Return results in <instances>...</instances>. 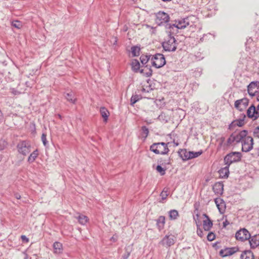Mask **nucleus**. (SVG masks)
<instances>
[{
	"label": "nucleus",
	"mask_w": 259,
	"mask_h": 259,
	"mask_svg": "<svg viewBox=\"0 0 259 259\" xmlns=\"http://www.w3.org/2000/svg\"><path fill=\"white\" fill-rule=\"evenodd\" d=\"M195 19L194 16H189L184 18H180L170 23L169 16L166 13L163 12V25L164 26L166 34H175L179 32V29H183L187 27L193 29L194 24L193 19Z\"/></svg>",
	"instance_id": "obj_1"
},
{
	"label": "nucleus",
	"mask_w": 259,
	"mask_h": 259,
	"mask_svg": "<svg viewBox=\"0 0 259 259\" xmlns=\"http://www.w3.org/2000/svg\"><path fill=\"white\" fill-rule=\"evenodd\" d=\"M248 135L247 130L236 131L233 133L228 139L227 143L228 145L233 144H237L242 142Z\"/></svg>",
	"instance_id": "obj_2"
},
{
	"label": "nucleus",
	"mask_w": 259,
	"mask_h": 259,
	"mask_svg": "<svg viewBox=\"0 0 259 259\" xmlns=\"http://www.w3.org/2000/svg\"><path fill=\"white\" fill-rule=\"evenodd\" d=\"M167 38L163 41V49L165 51H175L177 49L176 40L174 34H167Z\"/></svg>",
	"instance_id": "obj_3"
},
{
	"label": "nucleus",
	"mask_w": 259,
	"mask_h": 259,
	"mask_svg": "<svg viewBox=\"0 0 259 259\" xmlns=\"http://www.w3.org/2000/svg\"><path fill=\"white\" fill-rule=\"evenodd\" d=\"M240 152H233L228 154L224 158L225 164L230 165L233 162H238L241 160Z\"/></svg>",
	"instance_id": "obj_4"
},
{
	"label": "nucleus",
	"mask_w": 259,
	"mask_h": 259,
	"mask_svg": "<svg viewBox=\"0 0 259 259\" xmlns=\"http://www.w3.org/2000/svg\"><path fill=\"white\" fill-rule=\"evenodd\" d=\"M241 143L242 151L243 152H248L253 148V139L251 136H248L247 135Z\"/></svg>",
	"instance_id": "obj_5"
},
{
	"label": "nucleus",
	"mask_w": 259,
	"mask_h": 259,
	"mask_svg": "<svg viewBox=\"0 0 259 259\" xmlns=\"http://www.w3.org/2000/svg\"><path fill=\"white\" fill-rule=\"evenodd\" d=\"M17 147L19 153L23 155H26L30 152V145L26 141L20 142Z\"/></svg>",
	"instance_id": "obj_6"
},
{
	"label": "nucleus",
	"mask_w": 259,
	"mask_h": 259,
	"mask_svg": "<svg viewBox=\"0 0 259 259\" xmlns=\"http://www.w3.org/2000/svg\"><path fill=\"white\" fill-rule=\"evenodd\" d=\"M235 237L238 240L244 241L250 239V234L247 229L242 228L236 233Z\"/></svg>",
	"instance_id": "obj_7"
},
{
	"label": "nucleus",
	"mask_w": 259,
	"mask_h": 259,
	"mask_svg": "<svg viewBox=\"0 0 259 259\" xmlns=\"http://www.w3.org/2000/svg\"><path fill=\"white\" fill-rule=\"evenodd\" d=\"M259 90V81H252L247 86L248 94L251 96H254Z\"/></svg>",
	"instance_id": "obj_8"
},
{
	"label": "nucleus",
	"mask_w": 259,
	"mask_h": 259,
	"mask_svg": "<svg viewBox=\"0 0 259 259\" xmlns=\"http://www.w3.org/2000/svg\"><path fill=\"white\" fill-rule=\"evenodd\" d=\"M152 65L156 68L162 67V54H156L153 56L151 60Z\"/></svg>",
	"instance_id": "obj_9"
},
{
	"label": "nucleus",
	"mask_w": 259,
	"mask_h": 259,
	"mask_svg": "<svg viewBox=\"0 0 259 259\" xmlns=\"http://www.w3.org/2000/svg\"><path fill=\"white\" fill-rule=\"evenodd\" d=\"M246 117V115L244 114H242L240 116V117L238 119L234 120L233 121L229 126V128L230 130H232L234 127L236 126L239 127H241L243 126L245 124L244 119Z\"/></svg>",
	"instance_id": "obj_10"
},
{
	"label": "nucleus",
	"mask_w": 259,
	"mask_h": 259,
	"mask_svg": "<svg viewBox=\"0 0 259 259\" xmlns=\"http://www.w3.org/2000/svg\"><path fill=\"white\" fill-rule=\"evenodd\" d=\"M248 105V100L246 98L236 100L234 104L235 107L241 111H243Z\"/></svg>",
	"instance_id": "obj_11"
},
{
	"label": "nucleus",
	"mask_w": 259,
	"mask_h": 259,
	"mask_svg": "<svg viewBox=\"0 0 259 259\" xmlns=\"http://www.w3.org/2000/svg\"><path fill=\"white\" fill-rule=\"evenodd\" d=\"M236 247L226 248L220 251V255L222 257L231 255L237 251Z\"/></svg>",
	"instance_id": "obj_12"
},
{
	"label": "nucleus",
	"mask_w": 259,
	"mask_h": 259,
	"mask_svg": "<svg viewBox=\"0 0 259 259\" xmlns=\"http://www.w3.org/2000/svg\"><path fill=\"white\" fill-rule=\"evenodd\" d=\"M247 115L249 118L253 120L259 117V113L256 112V108L253 105H252L247 110Z\"/></svg>",
	"instance_id": "obj_13"
},
{
	"label": "nucleus",
	"mask_w": 259,
	"mask_h": 259,
	"mask_svg": "<svg viewBox=\"0 0 259 259\" xmlns=\"http://www.w3.org/2000/svg\"><path fill=\"white\" fill-rule=\"evenodd\" d=\"M213 192L215 194L222 195L224 190V185L222 182H217L214 184L212 187Z\"/></svg>",
	"instance_id": "obj_14"
},
{
	"label": "nucleus",
	"mask_w": 259,
	"mask_h": 259,
	"mask_svg": "<svg viewBox=\"0 0 259 259\" xmlns=\"http://www.w3.org/2000/svg\"><path fill=\"white\" fill-rule=\"evenodd\" d=\"M203 215L206 218L203 222V229L205 231H208L212 227V222L206 214L204 213Z\"/></svg>",
	"instance_id": "obj_15"
},
{
	"label": "nucleus",
	"mask_w": 259,
	"mask_h": 259,
	"mask_svg": "<svg viewBox=\"0 0 259 259\" xmlns=\"http://www.w3.org/2000/svg\"><path fill=\"white\" fill-rule=\"evenodd\" d=\"M250 247L252 248H255L259 247V234L253 235L249 239Z\"/></svg>",
	"instance_id": "obj_16"
},
{
	"label": "nucleus",
	"mask_w": 259,
	"mask_h": 259,
	"mask_svg": "<svg viewBox=\"0 0 259 259\" xmlns=\"http://www.w3.org/2000/svg\"><path fill=\"white\" fill-rule=\"evenodd\" d=\"M175 243V237L172 235H166L163 238V244H165L167 246H170Z\"/></svg>",
	"instance_id": "obj_17"
},
{
	"label": "nucleus",
	"mask_w": 259,
	"mask_h": 259,
	"mask_svg": "<svg viewBox=\"0 0 259 259\" xmlns=\"http://www.w3.org/2000/svg\"><path fill=\"white\" fill-rule=\"evenodd\" d=\"M64 97L66 100L71 103L74 104L76 101V98L75 97V94L72 92L69 93H64Z\"/></svg>",
	"instance_id": "obj_18"
},
{
	"label": "nucleus",
	"mask_w": 259,
	"mask_h": 259,
	"mask_svg": "<svg viewBox=\"0 0 259 259\" xmlns=\"http://www.w3.org/2000/svg\"><path fill=\"white\" fill-rule=\"evenodd\" d=\"M229 166L230 165H227L225 167L222 168L219 170V172L222 178H226L228 177L229 174Z\"/></svg>",
	"instance_id": "obj_19"
},
{
	"label": "nucleus",
	"mask_w": 259,
	"mask_h": 259,
	"mask_svg": "<svg viewBox=\"0 0 259 259\" xmlns=\"http://www.w3.org/2000/svg\"><path fill=\"white\" fill-rule=\"evenodd\" d=\"M132 70L135 72H138L140 70V64L137 59L133 60L131 63Z\"/></svg>",
	"instance_id": "obj_20"
},
{
	"label": "nucleus",
	"mask_w": 259,
	"mask_h": 259,
	"mask_svg": "<svg viewBox=\"0 0 259 259\" xmlns=\"http://www.w3.org/2000/svg\"><path fill=\"white\" fill-rule=\"evenodd\" d=\"M241 259H254V255L250 250L244 251L240 256Z\"/></svg>",
	"instance_id": "obj_21"
},
{
	"label": "nucleus",
	"mask_w": 259,
	"mask_h": 259,
	"mask_svg": "<svg viewBox=\"0 0 259 259\" xmlns=\"http://www.w3.org/2000/svg\"><path fill=\"white\" fill-rule=\"evenodd\" d=\"M100 112L102 117L104 119V121L107 122L109 116V112L108 110L106 108L102 107L100 108Z\"/></svg>",
	"instance_id": "obj_22"
},
{
	"label": "nucleus",
	"mask_w": 259,
	"mask_h": 259,
	"mask_svg": "<svg viewBox=\"0 0 259 259\" xmlns=\"http://www.w3.org/2000/svg\"><path fill=\"white\" fill-rule=\"evenodd\" d=\"M54 253L60 254L62 251V244L59 242H55L53 244Z\"/></svg>",
	"instance_id": "obj_23"
},
{
	"label": "nucleus",
	"mask_w": 259,
	"mask_h": 259,
	"mask_svg": "<svg viewBox=\"0 0 259 259\" xmlns=\"http://www.w3.org/2000/svg\"><path fill=\"white\" fill-rule=\"evenodd\" d=\"M189 151H187L186 149H181L179 151V154L183 160H187L189 159Z\"/></svg>",
	"instance_id": "obj_24"
},
{
	"label": "nucleus",
	"mask_w": 259,
	"mask_h": 259,
	"mask_svg": "<svg viewBox=\"0 0 259 259\" xmlns=\"http://www.w3.org/2000/svg\"><path fill=\"white\" fill-rule=\"evenodd\" d=\"M139 72L144 75L149 77L152 75V70L146 66L144 68L140 69Z\"/></svg>",
	"instance_id": "obj_25"
},
{
	"label": "nucleus",
	"mask_w": 259,
	"mask_h": 259,
	"mask_svg": "<svg viewBox=\"0 0 259 259\" xmlns=\"http://www.w3.org/2000/svg\"><path fill=\"white\" fill-rule=\"evenodd\" d=\"M168 217L170 220H175L179 217V212L176 209H172L168 211Z\"/></svg>",
	"instance_id": "obj_26"
},
{
	"label": "nucleus",
	"mask_w": 259,
	"mask_h": 259,
	"mask_svg": "<svg viewBox=\"0 0 259 259\" xmlns=\"http://www.w3.org/2000/svg\"><path fill=\"white\" fill-rule=\"evenodd\" d=\"M38 154V153L37 150H34L32 153L30 154V155L28 157V161L29 163L33 162L35 160L36 158L37 157Z\"/></svg>",
	"instance_id": "obj_27"
},
{
	"label": "nucleus",
	"mask_w": 259,
	"mask_h": 259,
	"mask_svg": "<svg viewBox=\"0 0 259 259\" xmlns=\"http://www.w3.org/2000/svg\"><path fill=\"white\" fill-rule=\"evenodd\" d=\"M149 134V130L148 128L145 126H143L141 127V136L142 138H144V140H145Z\"/></svg>",
	"instance_id": "obj_28"
},
{
	"label": "nucleus",
	"mask_w": 259,
	"mask_h": 259,
	"mask_svg": "<svg viewBox=\"0 0 259 259\" xmlns=\"http://www.w3.org/2000/svg\"><path fill=\"white\" fill-rule=\"evenodd\" d=\"M162 145V143H153L150 148V150L155 153V154H159L160 152L159 150H158V146L159 145Z\"/></svg>",
	"instance_id": "obj_29"
},
{
	"label": "nucleus",
	"mask_w": 259,
	"mask_h": 259,
	"mask_svg": "<svg viewBox=\"0 0 259 259\" xmlns=\"http://www.w3.org/2000/svg\"><path fill=\"white\" fill-rule=\"evenodd\" d=\"M131 51L133 57L140 55V48L137 46H133L131 48Z\"/></svg>",
	"instance_id": "obj_30"
},
{
	"label": "nucleus",
	"mask_w": 259,
	"mask_h": 259,
	"mask_svg": "<svg viewBox=\"0 0 259 259\" xmlns=\"http://www.w3.org/2000/svg\"><path fill=\"white\" fill-rule=\"evenodd\" d=\"M151 55H142L140 57V60L142 64L144 65L150 60Z\"/></svg>",
	"instance_id": "obj_31"
},
{
	"label": "nucleus",
	"mask_w": 259,
	"mask_h": 259,
	"mask_svg": "<svg viewBox=\"0 0 259 259\" xmlns=\"http://www.w3.org/2000/svg\"><path fill=\"white\" fill-rule=\"evenodd\" d=\"M79 223L81 225H85L88 221V218L84 215H79L77 217Z\"/></svg>",
	"instance_id": "obj_32"
},
{
	"label": "nucleus",
	"mask_w": 259,
	"mask_h": 259,
	"mask_svg": "<svg viewBox=\"0 0 259 259\" xmlns=\"http://www.w3.org/2000/svg\"><path fill=\"white\" fill-rule=\"evenodd\" d=\"M202 153V151L198 152L189 151L188 158H189V159L196 158L200 156Z\"/></svg>",
	"instance_id": "obj_33"
},
{
	"label": "nucleus",
	"mask_w": 259,
	"mask_h": 259,
	"mask_svg": "<svg viewBox=\"0 0 259 259\" xmlns=\"http://www.w3.org/2000/svg\"><path fill=\"white\" fill-rule=\"evenodd\" d=\"M201 225V222H196V226H197V234L200 237H202L203 236L202 230L200 228V226Z\"/></svg>",
	"instance_id": "obj_34"
},
{
	"label": "nucleus",
	"mask_w": 259,
	"mask_h": 259,
	"mask_svg": "<svg viewBox=\"0 0 259 259\" xmlns=\"http://www.w3.org/2000/svg\"><path fill=\"white\" fill-rule=\"evenodd\" d=\"M141 99L140 96L138 95H133L131 99V105L134 106V105Z\"/></svg>",
	"instance_id": "obj_35"
},
{
	"label": "nucleus",
	"mask_w": 259,
	"mask_h": 259,
	"mask_svg": "<svg viewBox=\"0 0 259 259\" xmlns=\"http://www.w3.org/2000/svg\"><path fill=\"white\" fill-rule=\"evenodd\" d=\"M41 141L45 146L47 147L48 145V142L47 140V134L46 133H42L41 137Z\"/></svg>",
	"instance_id": "obj_36"
},
{
	"label": "nucleus",
	"mask_w": 259,
	"mask_h": 259,
	"mask_svg": "<svg viewBox=\"0 0 259 259\" xmlns=\"http://www.w3.org/2000/svg\"><path fill=\"white\" fill-rule=\"evenodd\" d=\"M162 15V14L161 13V12H159L156 15V23L159 25H160L161 23H162V21H161V18H162V17L161 16V15Z\"/></svg>",
	"instance_id": "obj_37"
},
{
	"label": "nucleus",
	"mask_w": 259,
	"mask_h": 259,
	"mask_svg": "<svg viewBox=\"0 0 259 259\" xmlns=\"http://www.w3.org/2000/svg\"><path fill=\"white\" fill-rule=\"evenodd\" d=\"M215 238V235L213 232H210L207 236V239L208 241H213Z\"/></svg>",
	"instance_id": "obj_38"
},
{
	"label": "nucleus",
	"mask_w": 259,
	"mask_h": 259,
	"mask_svg": "<svg viewBox=\"0 0 259 259\" xmlns=\"http://www.w3.org/2000/svg\"><path fill=\"white\" fill-rule=\"evenodd\" d=\"M132 247L131 246H128V247H126L125 248V250H126V253L124 254V255H123V257L124 259H127L128 256H130V249H131Z\"/></svg>",
	"instance_id": "obj_39"
},
{
	"label": "nucleus",
	"mask_w": 259,
	"mask_h": 259,
	"mask_svg": "<svg viewBox=\"0 0 259 259\" xmlns=\"http://www.w3.org/2000/svg\"><path fill=\"white\" fill-rule=\"evenodd\" d=\"M253 136L254 138H259V126L255 127L253 130Z\"/></svg>",
	"instance_id": "obj_40"
},
{
	"label": "nucleus",
	"mask_w": 259,
	"mask_h": 259,
	"mask_svg": "<svg viewBox=\"0 0 259 259\" xmlns=\"http://www.w3.org/2000/svg\"><path fill=\"white\" fill-rule=\"evenodd\" d=\"M7 143L3 140H0V150H3L6 146Z\"/></svg>",
	"instance_id": "obj_41"
},
{
	"label": "nucleus",
	"mask_w": 259,
	"mask_h": 259,
	"mask_svg": "<svg viewBox=\"0 0 259 259\" xmlns=\"http://www.w3.org/2000/svg\"><path fill=\"white\" fill-rule=\"evenodd\" d=\"M163 147L164 148V149L163 150V154L167 153L168 151V149L167 147V145L165 144L163 142Z\"/></svg>",
	"instance_id": "obj_42"
},
{
	"label": "nucleus",
	"mask_w": 259,
	"mask_h": 259,
	"mask_svg": "<svg viewBox=\"0 0 259 259\" xmlns=\"http://www.w3.org/2000/svg\"><path fill=\"white\" fill-rule=\"evenodd\" d=\"M20 25L19 21H16L13 23V26L17 28H20Z\"/></svg>",
	"instance_id": "obj_43"
},
{
	"label": "nucleus",
	"mask_w": 259,
	"mask_h": 259,
	"mask_svg": "<svg viewBox=\"0 0 259 259\" xmlns=\"http://www.w3.org/2000/svg\"><path fill=\"white\" fill-rule=\"evenodd\" d=\"M199 215L198 213L196 214L195 216H194L193 219H194V220L195 221L196 224L197 222H201L199 220Z\"/></svg>",
	"instance_id": "obj_44"
},
{
	"label": "nucleus",
	"mask_w": 259,
	"mask_h": 259,
	"mask_svg": "<svg viewBox=\"0 0 259 259\" xmlns=\"http://www.w3.org/2000/svg\"><path fill=\"white\" fill-rule=\"evenodd\" d=\"M156 170L160 173H162V166L161 165H158L156 167Z\"/></svg>",
	"instance_id": "obj_45"
},
{
	"label": "nucleus",
	"mask_w": 259,
	"mask_h": 259,
	"mask_svg": "<svg viewBox=\"0 0 259 259\" xmlns=\"http://www.w3.org/2000/svg\"><path fill=\"white\" fill-rule=\"evenodd\" d=\"M21 239H22V240L23 241H26V242H28L29 241V239H28V238L27 237H26V236H25V235H22V236H21Z\"/></svg>",
	"instance_id": "obj_46"
},
{
	"label": "nucleus",
	"mask_w": 259,
	"mask_h": 259,
	"mask_svg": "<svg viewBox=\"0 0 259 259\" xmlns=\"http://www.w3.org/2000/svg\"><path fill=\"white\" fill-rule=\"evenodd\" d=\"M117 240V236L116 235H113L111 238V240L113 241V242H116Z\"/></svg>",
	"instance_id": "obj_47"
},
{
	"label": "nucleus",
	"mask_w": 259,
	"mask_h": 259,
	"mask_svg": "<svg viewBox=\"0 0 259 259\" xmlns=\"http://www.w3.org/2000/svg\"><path fill=\"white\" fill-rule=\"evenodd\" d=\"M223 224L224 227H226L229 224V222L227 220H226L225 222H223Z\"/></svg>",
	"instance_id": "obj_48"
},
{
	"label": "nucleus",
	"mask_w": 259,
	"mask_h": 259,
	"mask_svg": "<svg viewBox=\"0 0 259 259\" xmlns=\"http://www.w3.org/2000/svg\"><path fill=\"white\" fill-rule=\"evenodd\" d=\"M15 196L17 199H19L21 198V196L18 193L15 194Z\"/></svg>",
	"instance_id": "obj_49"
},
{
	"label": "nucleus",
	"mask_w": 259,
	"mask_h": 259,
	"mask_svg": "<svg viewBox=\"0 0 259 259\" xmlns=\"http://www.w3.org/2000/svg\"><path fill=\"white\" fill-rule=\"evenodd\" d=\"M161 218H162V217L160 216V217H159V219L157 220V225L158 226L159 228L160 227L159 224L160 223V219H161Z\"/></svg>",
	"instance_id": "obj_50"
},
{
	"label": "nucleus",
	"mask_w": 259,
	"mask_h": 259,
	"mask_svg": "<svg viewBox=\"0 0 259 259\" xmlns=\"http://www.w3.org/2000/svg\"><path fill=\"white\" fill-rule=\"evenodd\" d=\"M165 60L164 56L163 55V66L165 64Z\"/></svg>",
	"instance_id": "obj_51"
},
{
	"label": "nucleus",
	"mask_w": 259,
	"mask_h": 259,
	"mask_svg": "<svg viewBox=\"0 0 259 259\" xmlns=\"http://www.w3.org/2000/svg\"><path fill=\"white\" fill-rule=\"evenodd\" d=\"M141 91L142 92V93H145L146 92L145 89H144L143 87H142V89H141Z\"/></svg>",
	"instance_id": "obj_52"
},
{
	"label": "nucleus",
	"mask_w": 259,
	"mask_h": 259,
	"mask_svg": "<svg viewBox=\"0 0 259 259\" xmlns=\"http://www.w3.org/2000/svg\"><path fill=\"white\" fill-rule=\"evenodd\" d=\"M163 225L165 223V217H163V222H162Z\"/></svg>",
	"instance_id": "obj_53"
},
{
	"label": "nucleus",
	"mask_w": 259,
	"mask_h": 259,
	"mask_svg": "<svg viewBox=\"0 0 259 259\" xmlns=\"http://www.w3.org/2000/svg\"><path fill=\"white\" fill-rule=\"evenodd\" d=\"M2 118V111L0 110V119Z\"/></svg>",
	"instance_id": "obj_54"
},
{
	"label": "nucleus",
	"mask_w": 259,
	"mask_h": 259,
	"mask_svg": "<svg viewBox=\"0 0 259 259\" xmlns=\"http://www.w3.org/2000/svg\"><path fill=\"white\" fill-rule=\"evenodd\" d=\"M58 116L59 117V118L60 119H62V116H61V115L60 114H58Z\"/></svg>",
	"instance_id": "obj_55"
},
{
	"label": "nucleus",
	"mask_w": 259,
	"mask_h": 259,
	"mask_svg": "<svg viewBox=\"0 0 259 259\" xmlns=\"http://www.w3.org/2000/svg\"><path fill=\"white\" fill-rule=\"evenodd\" d=\"M256 99L258 101H259V95L257 97Z\"/></svg>",
	"instance_id": "obj_56"
},
{
	"label": "nucleus",
	"mask_w": 259,
	"mask_h": 259,
	"mask_svg": "<svg viewBox=\"0 0 259 259\" xmlns=\"http://www.w3.org/2000/svg\"><path fill=\"white\" fill-rule=\"evenodd\" d=\"M162 171H163V175L164 174L165 170L163 168Z\"/></svg>",
	"instance_id": "obj_57"
},
{
	"label": "nucleus",
	"mask_w": 259,
	"mask_h": 259,
	"mask_svg": "<svg viewBox=\"0 0 259 259\" xmlns=\"http://www.w3.org/2000/svg\"><path fill=\"white\" fill-rule=\"evenodd\" d=\"M134 3H136L137 0H132Z\"/></svg>",
	"instance_id": "obj_58"
},
{
	"label": "nucleus",
	"mask_w": 259,
	"mask_h": 259,
	"mask_svg": "<svg viewBox=\"0 0 259 259\" xmlns=\"http://www.w3.org/2000/svg\"><path fill=\"white\" fill-rule=\"evenodd\" d=\"M161 195H162V192H161L160 193V196H161Z\"/></svg>",
	"instance_id": "obj_59"
},
{
	"label": "nucleus",
	"mask_w": 259,
	"mask_h": 259,
	"mask_svg": "<svg viewBox=\"0 0 259 259\" xmlns=\"http://www.w3.org/2000/svg\"><path fill=\"white\" fill-rule=\"evenodd\" d=\"M164 191H165V188L163 189L162 190V192H163Z\"/></svg>",
	"instance_id": "obj_60"
}]
</instances>
